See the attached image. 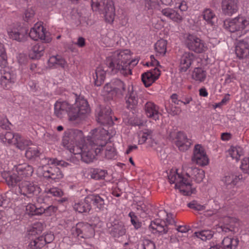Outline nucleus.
<instances>
[{
	"label": "nucleus",
	"mask_w": 249,
	"mask_h": 249,
	"mask_svg": "<svg viewBox=\"0 0 249 249\" xmlns=\"http://www.w3.org/2000/svg\"><path fill=\"white\" fill-rule=\"evenodd\" d=\"M182 169L187 178L178 173L176 170H171L168 175V178L170 183H175L176 188L184 195L190 196L195 190L191 187L192 179L197 183L201 182L205 177L204 172L190 164H183Z\"/></svg>",
	"instance_id": "obj_1"
},
{
	"label": "nucleus",
	"mask_w": 249,
	"mask_h": 249,
	"mask_svg": "<svg viewBox=\"0 0 249 249\" xmlns=\"http://www.w3.org/2000/svg\"><path fill=\"white\" fill-rule=\"evenodd\" d=\"M47 194H50L54 196L60 197L63 195L62 191L56 187L51 188L46 190Z\"/></svg>",
	"instance_id": "obj_53"
},
{
	"label": "nucleus",
	"mask_w": 249,
	"mask_h": 249,
	"mask_svg": "<svg viewBox=\"0 0 249 249\" xmlns=\"http://www.w3.org/2000/svg\"><path fill=\"white\" fill-rule=\"evenodd\" d=\"M243 179V176L241 174L237 173H230L226 175L222 179L224 183V185L227 189H233L231 192L232 195H233L235 191L233 190L235 187V185L238 182Z\"/></svg>",
	"instance_id": "obj_17"
},
{
	"label": "nucleus",
	"mask_w": 249,
	"mask_h": 249,
	"mask_svg": "<svg viewBox=\"0 0 249 249\" xmlns=\"http://www.w3.org/2000/svg\"><path fill=\"white\" fill-rule=\"evenodd\" d=\"M14 144L21 150L25 149L28 146L32 144V142L30 140L25 139L19 135L16 136Z\"/></svg>",
	"instance_id": "obj_36"
},
{
	"label": "nucleus",
	"mask_w": 249,
	"mask_h": 249,
	"mask_svg": "<svg viewBox=\"0 0 249 249\" xmlns=\"http://www.w3.org/2000/svg\"><path fill=\"white\" fill-rule=\"evenodd\" d=\"M35 11L32 8H29L26 9L24 13L23 18L24 21L31 23L34 21Z\"/></svg>",
	"instance_id": "obj_45"
},
{
	"label": "nucleus",
	"mask_w": 249,
	"mask_h": 249,
	"mask_svg": "<svg viewBox=\"0 0 249 249\" xmlns=\"http://www.w3.org/2000/svg\"><path fill=\"white\" fill-rule=\"evenodd\" d=\"M185 43L189 50L197 53H202L207 49L204 41L195 35H188L185 38Z\"/></svg>",
	"instance_id": "obj_12"
},
{
	"label": "nucleus",
	"mask_w": 249,
	"mask_h": 249,
	"mask_svg": "<svg viewBox=\"0 0 249 249\" xmlns=\"http://www.w3.org/2000/svg\"><path fill=\"white\" fill-rule=\"evenodd\" d=\"M108 232L114 237L119 238L124 235L126 229L124 223L119 220H114L107 224Z\"/></svg>",
	"instance_id": "obj_20"
},
{
	"label": "nucleus",
	"mask_w": 249,
	"mask_h": 249,
	"mask_svg": "<svg viewBox=\"0 0 249 249\" xmlns=\"http://www.w3.org/2000/svg\"><path fill=\"white\" fill-rule=\"evenodd\" d=\"M71 231V233L75 236H79L83 238H87L88 236L87 234L83 233L81 228L78 226V224L75 227L72 228Z\"/></svg>",
	"instance_id": "obj_52"
},
{
	"label": "nucleus",
	"mask_w": 249,
	"mask_h": 249,
	"mask_svg": "<svg viewBox=\"0 0 249 249\" xmlns=\"http://www.w3.org/2000/svg\"><path fill=\"white\" fill-rule=\"evenodd\" d=\"M8 35L11 38L18 41H23L27 36V31L25 28H19L13 29L8 32Z\"/></svg>",
	"instance_id": "obj_29"
},
{
	"label": "nucleus",
	"mask_w": 249,
	"mask_h": 249,
	"mask_svg": "<svg viewBox=\"0 0 249 249\" xmlns=\"http://www.w3.org/2000/svg\"><path fill=\"white\" fill-rule=\"evenodd\" d=\"M221 9L225 15L231 16L238 10L239 1L238 0H222Z\"/></svg>",
	"instance_id": "obj_22"
},
{
	"label": "nucleus",
	"mask_w": 249,
	"mask_h": 249,
	"mask_svg": "<svg viewBox=\"0 0 249 249\" xmlns=\"http://www.w3.org/2000/svg\"><path fill=\"white\" fill-rule=\"evenodd\" d=\"M225 220L227 221L226 223L216 227V231L221 234L229 235L236 232L237 230L236 225H238V223L234 222V219L227 218Z\"/></svg>",
	"instance_id": "obj_21"
},
{
	"label": "nucleus",
	"mask_w": 249,
	"mask_h": 249,
	"mask_svg": "<svg viewBox=\"0 0 249 249\" xmlns=\"http://www.w3.org/2000/svg\"><path fill=\"white\" fill-rule=\"evenodd\" d=\"M138 249H156L154 243L149 239H143L141 244L138 245Z\"/></svg>",
	"instance_id": "obj_47"
},
{
	"label": "nucleus",
	"mask_w": 249,
	"mask_h": 249,
	"mask_svg": "<svg viewBox=\"0 0 249 249\" xmlns=\"http://www.w3.org/2000/svg\"><path fill=\"white\" fill-rule=\"evenodd\" d=\"M110 90L114 91L118 96L125 95V108L133 114L136 112L139 105L141 104V95L134 89L132 85L126 86L124 82L116 79L112 81Z\"/></svg>",
	"instance_id": "obj_5"
},
{
	"label": "nucleus",
	"mask_w": 249,
	"mask_h": 249,
	"mask_svg": "<svg viewBox=\"0 0 249 249\" xmlns=\"http://www.w3.org/2000/svg\"><path fill=\"white\" fill-rule=\"evenodd\" d=\"M228 153L232 159H235L236 161H238L243 155L242 149L239 146H231L229 149Z\"/></svg>",
	"instance_id": "obj_40"
},
{
	"label": "nucleus",
	"mask_w": 249,
	"mask_h": 249,
	"mask_svg": "<svg viewBox=\"0 0 249 249\" xmlns=\"http://www.w3.org/2000/svg\"><path fill=\"white\" fill-rule=\"evenodd\" d=\"M43 229V226L41 223L37 222L32 226L29 227L27 233L29 235H35L40 233Z\"/></svg>",
	"instance_id": "obj_41"
},
{
	"label": "nucleus",
	"mask_w": 249,
	"mask_h": 249,
	"mask_svg": "<svg viewBox=\"0 0 249 249\" xmlns=\"http://www.w3.org/2000/svg\"><path fill=\"white\" fill-rule=\"evenodd\" d=\"M107 172L105 170L100 169H94L90 172V177L95 180L103 179L105 178Z\"/></svg>",
	"instance_id": "obj_42"
},
{
	"label": "nucleus",
	"mask_w": 249,
	"mask_h": 249,
	"mask_svg": "<svg viewBox=\"0 0 249 249\" xmlns=\"http://www.w3.org/2000/svg\"><path fill=\"white\" fill-rule=\"evenodd\" d=\"M163 224L156 228H154V230L156 231L157 232L160 233H166L168 232V228L167 224H165V222H162Z\"/></svg>",
	"instance_id": "obj_60"
},
{
	"label": "nucleus",
	"mask_w": 249,
	"mask_h": 249,
	"mask_svg": "<svg viewBox=\"0 0 249 249\" xmlns=\"http://www.w3.org/2000/svg\"><path fill=\"white\" fill-rule=\"evenodd\" d=\"M87 196L83 201L75 203L73 205V209L80 213H88L91 209V205L88 200Z\"/></svg>",
	"instance_id": "obj_30"
},
{
	"label": "nucleus",
	"mask_w": 249,
	"mask_h": 249,
	"mask_svg": "<svg viewBox=\"0 0 249 249\" xmlns=\"http://www.w3.org/2000/svg\"><path fill=\"white\" fill-rule=\"evenodd\" d=\"M116 155L115 148L111 146H107L105 152L106 157L108 159H112L114 158Z\"/></svg>",
	"instance_id": "obj_56"
},
{
	"label": "nucleus",
	"mask_w": 249,
	"mask_h": 249,
	"mask_svg": "<svg viewBox=\"0 0 249 249\" xmlns=\"http://www.w3.org/2000/svg\"><path fill=\"white\" fill-rule=\"evenodd\" d=\"M57 210V207L53 205H50L46 207H40V215L44 213L46 216H50L54 213Z\"/></svg>",
	"instance_id": "obj_46"
},
{
	"label": "nucleus",
	"mask_w": 249,
	"mask_h": 249,
	"mask_svg": "<svg viewBox=\"0 0 249 249\" xmlns=\"http://www.w3.org/2000/svg\"><path fill=\"white\" fill-rule=\"evenodd\" d=\"M111 112V110L109 107H99L96 110L97 121L103 125H112L113 121Z\"/></svg>",
	"instance_id": "obj_14"
},
{
	"label": "nucleus",
	"mask_w": 249,
	"mask_h": 249,
	"mask_svg": "<svg viewBox=\"0 0 249 249\" xmlns=\"http://www.w3.org/2000/svg\"><path fill=\"white\" fill-rule=\"evenodd\" d=\"M155 50L157 54L163 56L167 50V41L164 39L158 40L155 44Z\"/></svg>",
	"instance_id": "obj_37"
},
{
	"label": "nucleus",
	"mask_w": 249,
	"mask_h": 249,
	"mask_svg": "<svg viewBox=\"0 0 249 249\" xmlns=\"http://www.w3.org/2000/svg\"><path fill=\"white\" fill-rule=\"evenodd\" d=\"M235 53L240 59H243L249 56V37L236 41Z\"/></svg>",
	"instance_id": "obj_19"
},
{
	"label": "nucleus",
	"mask_w": 249,
	"mask_h": 249,
	"mask_svg": "<svg viewBox=\"0 0 249 249\" xmlns=\"http://www.w3.org/2000/svg\"><path fill=\"white\" fill-rule=\"evenodd\" d=\"M239 244L238 238L225 237L220 245L211 246L209 249H236Z\"/></svg>",
	"instance_id": "obj_25"
},
{
	"label": "nucleus",
	"mask_w": 249,
	"mask_h": 249,
	"mask_svg": "<svg viewBox=\"0 0 249 249\" xmlns=\"http://www.w3.org/2000/svg\"><path fill=\"white\" fill-rule=\"evenodd\" d=\"M152 133L153 131L151 130H146L144 131L139 140V144H142L144 143L147 139H152Z\"/></svg>",
	"instance_id": "obj_50"
},
{
	"label": "nucleus",
	"mask_w": 249,
	"mask_h": 249,
	"mask_svg": "<svg viewBox=\"0 0 249 249\" xmlns=\"http://www.w3.org/2000/svg\"><path fill=\"white\" fill-rule=\"evenodd\" d=\"M192 161L201 166H204L208 163V159L204 152V149L199 144L195 146Z\"/></svg>",
	"instance_id": "obj_18"
},
{
	"label": "nucleus",
	"mask_w": 249,
	"mask_h": 249,
	"mask_svg": "<svg viewBox=\"0 0 249 249\" xmlns=\"http://www.w3.org/2000/svg\"><path fill=\"white\" fill-rule=\"evenodd\" d=\"M88 201L89 203L96 207V208L100 211H104L105 209V203L104 196H100L97 194L89 195L88 196Z\"/></svg>",
	"instance_id": "obj_28"
},
{
	"label": "nucleus",
	"mask_w": 249,
	"mask_h": 249,
	"mask_svg": "<svg viewBox=\"0 0 249 249\" xmlns=\"http://www.w3.org/2000/svg\"><path fill=\"white\" fill-rule=\"evenodd\" d=\"M71 231V233L75 236H79L83 238H87L88 236L87 234L83 233L81 228L78 226V224L75 227L72 228Z\"/></svg>",
	"instance_id": "obj_51"
},
{
	"label": "nucleus",
	"mask_w": 249,
	"mask_h": 249,
	"mask_svg": "<svg viewBox=\"0 0 249 249\" xmlns=\"http://www.w3.org/2000/svg\"><path fill=\"white\" fill-rule=\"evenodd\" d=\"M18 189L19 192L25 196L39 192V188L36 185L27 181H23L19 183Z\"/></svg>",
	"instance_id": "obj_24"
},
{
	"label": "nucleus",
	"mask_w": 249,
	"mask_h": 249,
	"mask_svg": "<svg viewBox=\"0 0 249 249\" xmlns=\"http://www.w3.org/2000/svg\"><path fill=\"white\" fill-rule=\"evenodd\" d=\"M7 64V55L4 45L0 43V70L1 77L0 85L5 89H10L16 82V75L9 68L5 67Z\"/></svg>",
	"instance_id": "obj_6"
},
{
	"label": "nucleus",
	"mask_w": 249,
	"mask_h": 249,
	"mask_svg": "<svg viewBox=\"0 0 249 249\" xmlns=\"http://www.w3.org/2000/svg\"><path fill=\"white\" fill-rule=\"evenodd\" d=\"M91 6L93 11L104 14L107 22L111 23L113 21L115 10L112 0H91Z\"/></svg>",
	"instance_id": "obj_8"
},
{
	"label": "nucleus",
	"mask_w": 249,
	"mask_h": 249,
	"mask_svg": "<svg viewBox=\"0 0 249 249\" xmlns=\"http://www.w3.org/2000/svg\"><path fill=\"white\" fill-rule=\"evenodd\" d=\"M75 103L71 105L66 101H57L54 107V114L58 118H62L67 114L70 121L82 119L86 114L90 111L87 101L83 97L75 95Z\"/></svg>",
	"instance_id": "obj_2"
},
{
	"label": "nucleus",
	"mask_w": 249,
	"mask_h": 249,
	"mask_svg": "<svg viewBox=\"0 0 249 249\" xmlns=\"http://www.w3.org/2000/svg\"><path fill=\"white\" fill-rule=\"evenodd\" d=\"M53 240L54 236L53 234L47 233L31 241L28 246V249H41L46 244L51 243Z\"/></svg>",
	"instance_id": "obj_15"
},
{
	"label": "nucleus",
	"mask_w": 249,
	"mask_h": 249,
	"mask_svg": "<svg viewBox=\"0 0 249 249\" xmlns=\"http://www.w3.org/2000/svg\"><path fill=\"white\" fill-rule=\"evenodd\" d=\"M169 137L171 139L175 140V144H177L178 141L183 142L186 141H191L190 139L187 138L186 135L184 132L181 131L171 132L170 133Z\"/></svg>",
	"instance_id": "obj_38"
},
{
	"label": "nucleus",
	"mask_w": 249,
	"mask_h": 249,
	"mask_svg": "<svg viewBox=\"0 0 249 249\" xmlns=\"http://www.w3.org/2000/svg\"><path fill=\"white\" fill-rule=\"evenodd\" d=\"M82 137L83 133L81 130L74 129L68 130L64 133L62 144L71 153H74L75 145Z\"/></svg>",
	"instance_id": "obj_11"
},
{
	"label": "nucleus",
	"mask_w": 249,
	"mask_h": 249,
	"mask_svg": "<svg viewBox=\"0 0 249 249\" xmlns=\"http://www.w3.org/2000/svg\"><path fill=\"white\" fill-rule=\"evenodd\" d=\"M16 171L6 178V181L9 186H15L24 178L31 176L33 172L32 166L27 164H19L15 166Z\"/></svg>",
	"instance_id": "obj_10"
},
{
	"label": "nucleus",
	"mask_w": 249,
	"mask_h": 249,
	"mask_svg": "<svg viewBox=\"0 0 249 249\" xmlns=\"http://www.w3.org/2000/svg\"><path fill=\"white\" fill-rule=\"evenodd\" d=\"M129 53V50H125L120 52H115L107 58L105 64L111 72L115 73L120 71L125 76L131 74L129 65H135L138 61H130L131 56Z\"/></svg>",
	"instance_id": "obj_4"
},
{
	"label": "nucleus",
	"mask_w": 249,
	"mask_h": 249,
	"mask_svg": "<svg viewBox=\"0 0 249 249\" xmlns=\"http://www.w3.org/2000/svg\"><path fill=\"white\" fill-rule=\"evenodd\" d=\"M178 7L180 11L179 13L180 14L183 13V12L187 11V10L188 9V6H187V2L185 1H182L180 3Z\"/></svg>",
	"instance_id": "obj_64"
},
{
	"label": "nucleus",
	"mask_w": 249,
	"mask_h": 249,
	"mask_svg": "<svg viewBox=\"0 0 249 249\" xmlns=\"http://www.w3.org/2000/svg\"><path fill=\"white\" fill-rule=\"evenodd\" d=\"M48 64L49 67L52 68L61 67L65 68L67 65L65 60L59 55L51 56L48 60Z\"/></svg>",
	"instance_id": "obj_32"
},
{
	"label": "nucleus",
	"mask_w": 249,
	"mask_h": 249,
	"mask_svg": "<svg viewBox=\"0 0 249 249\" xmlns=\"http://www.w3.org/2000/svg\"><path fill=\"white\" fill-rule=\"evenodd\" d=\"M206 77V72L200 68H195L192 74V78L199 82L203 81Z\"/></svg>",
	"instance_id": "obj_39"
},
{
	"label": "nucleus",
	"mask_w": 249,
	"mask_h": 249,
	"mask_svg": "<svg viewBox=\"0 0 249 249\" xmlns=\"http://www.w3.org/2000/svg\"><path fill=\"white\" fill-rule=\"evenodd\" d=\"M144 110L147 117L155 121L159 119L160 114L159 111V107L153 102H147L144 106Z\"/></svg>",
	"instance_id": "obj_27"
},
{
	"label": "nucleus",
	"mask_w": 249,
	"mask_h": 249,
	"mask_svg": "<svg viewBox=\"0 0 249 249\" xmlns=\"http://www.w3.org/2000/svg\"><path fill=\"white\" fill-rule=\"evenodd\" d=\"M214 231L210 230H204L194 232V237L200 238L201 240L206 241L213 238Z\"/></svg>",
	"instance_id": "obj_35"
},
{
	"label": "nucleus",
	"mask_w": 249,
	"mask_h": 249,
	"mask_svg": "<svg viewBox=\"0 0 249 249\" xmlns=\"http://www.w3.org/2000/svg\"><path fill=\"white\" fill-rule=\"evenodd\" d=\"M148 72H150L151 74H152V77L155 78L156 80L158 79L160 74V71L157 68H154L153 69L148 71Z\"/></svg>",
	"instance_id": "obj_62"
},
{
	"label": "nucleus",
	"mask_w": 249,
	"mask_h": 249,
	"mask_svg": "<svg viewBox=\"0 0 249 249\" xmlns=\"http://www.w3.org/2000/svg\"><path fill=\"white\" fill-rule=\"evenodd\" d=\"M195 55L192 53H184L178 59L179 71L185 72L190 68L196 60Z\"/></svg>",
	"instance_id": "obj_16"
},
{
	"label": "nucleus",
	"mask_w": 249,
	"mask_h": 249,
	"mask_svg": "<svg viewBox=\"0 0 249 249\" xmlns=\"http://www.w3.org/2000/svg\"><path fill=\"white\" fill-rule=\"evenodd\" d=\"M93 77L95 85L100 86L105 79L106 71L102 67L97 68L93 74Z\"/></svg>",
	"instance_id": "obj_33"
},
{
	"label": "nucleus",
	"mask_w": 249,
	"mask_h": 249,
	"mask_svg": "<svg viewBox=\"0 0 249 249\" xmlns=\"http://www.w3.org/2000/svg\"><path fill=\"white\" fill-rule=\"evenodd\" d=\"M26 213L29 215H40V207L37 208L34 204L29 203L26 206Z\"/></svg>",
	"instance_id": "obj_44"
},
{
	"label": "nucleus",
	"mask_w": 249,
	"mask_h": 249,
	"mask_svg": "<svg viewBox=\"0 0 249 249\" xmlns=\"http://www.w3.org/2000/svg\"><path fill=\"white\" fill-rule=\"evenodd\" d=\"M240 168L245 173L249 174V157L242 160Z\"/></svg>",
	"instance_id": "obj_55"
},
{
	"label": "nucleus",
	"mask_w": 249,
	"mask_h": 249,
	"mask_svg": "<svg viewBox=\"0 0 249 249\" xmlns=\"http://www.w3.org/2000/svg\"><path fill=\"white\" fill-rule=\"evenodd\" d=\"M44 49L43 44H35L30 50L29 56L33 59H38L43 55Z\"/></svg>",
	"instance_id": "obj_31"
},
{
	"label": "nucleus",
	"mask_w": 249,
	"mask_h": 249,
	"mask_svg": "<svg viewBox=\"0 0 249 249\" xmlns=\"http://www.w3.org/2000/svg\"><path fill=\"white\" fill-rule=\"evenodd\" d=\"M187 206L191 209H194L197 211H201L205 210V207L198 204L196 201H193L188 203Z\"/></svg>",
	"instance_id": "obj_54"
},
{
	"label": "nucleus",
	"mask_w": 249,
	"mask_h": 249,
	"mask_svg": "<svg viewBox=\"0 0 249 249\" xmlns=\"http://www.w3.org/2000/svg\"><path fill=\"white\" fill-rule=\"evenodd\" d=\"M202 16L203 19L211 25H213L217 20L214 12L210 8L205 9L203 11Z\"/></svg>",
	"instance_id": "obj_34"
},
{
	"label": "nucleus",
	"mask_w": 249,
	"mask_h": 249,
	"mask_svg": "<svg viewBox=\"0 0 249 249\" xmlns=\"http://www.w3.org/2000/svg\"><path fill=\"white\" fill-rule=\"evenodd\" d=\"M165 107L168 112L173 116L178 114L180 112L179 109L173 105H169L168 106L166 105Z\"/></svg>",
	"instance_id": "obj_58"
},
{
	"label": "nucleus",
	"mask_w": 249,
	"mask_h": 249,
	"mask_svg": "<svg viewBox=\"0 0 249 249\" xmlns=\"http://www.w3.org/2000/svg\"><path fill=\"white\" fill-rule=\"evenodd\" d=\"M174 214L169 213H167L166 222L168 225H173L175 223V221L174 219Z\"/></svg>",
	"instance_id": "obj_63"
},
{
	"label": "nucleus",
	"mask_w": 249,
	"mask_h": 249,
	"mask_svg": "<svg viewBox=\"0 0 249 249\" xmlns=\"http://www.w3.org/2000/svg\"><path fill=\"white\" fill-rule=\"evenodd\" d=\"M19 134H13L10 132H6L4 138L6 141H7L9 143H14L15 142V138L16 136H18Z\"/></svg>",
	"instance_id": "obj_59"
},
{
	"label": "nucleus",
	"mask_w": 249,
	"mask_h": 249,
	"mask_svg": "<svg viewBox=\"0 0 249 249\" xmlns=\"http://www.w3.org/2000/svg\"><path fill=\"white\" fill-rule=\"evenodd\" d=\"M46 164L48 166L43 167V176L44 178L57 181L63 177V174L58 166L67 167L69 164L62 160H58L55 158L46 159Z\"/></svg>",
	"instance_id": "obj_7"
},
{
	"label": "nucleus",
	"mask_w": 249,
	"mask_h": 249,
	"mask_svg": "<svg viewBox=\"0 0 249 249\" xmlns=\"http://www.w3.org/2000/svg\"><path fill=\"white\" fill-rule=\"evenodd\" d=\"M128 215L130 217L131 224L134 226L135 229L136 230L139 229L142 226V223L139 221L135 213L133 212H131Z\"/></svg>",
	"instance_id": "obj_48"
},
{
	"label": "nucleus",
	"mask_w": 249,
	"mask_h": 249,
	"mask_svg": "<svg viewBox=\"0 0 249 249\" xmlns=\"http://www.w3.org/2000/svg\"><path fill=\"white\" fill-rule=\"evenodd\" d=\"M161 12L163 16L178 23H180L184 16V13L180 14L179 12L170 8L163 9Z\"/></svg>",
	"instance_id": "obj_26"
},
{
	"label": "nucleus",
	"mask_w": 249,
	"mask_h": 249,
	"mask_svg": "<svg viewBox=\"0 0 249 249\" xmlns=\"http://www.w3.org/2000/svg\"><path fill=\"white\" fill-rule=\"evenodd\" d=\"M150 72L147 71L142 75V80L146 87L150 86L155 81V78Z\"/></svg>",
	"instance_id": "obj_43"
},
{
	"label": "nucleus",
	"mask_w": 249,
	"mask_h": 249,
	"mask_svg": "<svg viewBox=\"0 0 249 249\" xmlns=\"http://www.w3.org/2000/svg\"><path fill=\"white\" fill-rule=\"evenodd\" d=\"M223 26L225 29L231 33L238 32L241 36L249 32V19L243 16L226 19Z\"/></svg>",
	"instance_id": "obj_9"
},
{
	"label": "nucleus",
	"mask_w": 249,
	"mask_h": 249,
	"mask_svg": "<svg viewBox=\"0 0 249 249\" xmlns=\"http://www.w3.org/2000/svg\"><path fill=\"white\" fill-rule=\"evenodd\" d=\"M78 226L82 229L83 233L87 234V232L89 231H92L90 225L87 223H78Z\"/></svg>",
	"instance_id": "obj_61"
},
{
	"label": "nucleus",
	"mask_w": 249,
	"mask_h": 249,
	"mask_svg": "<svg viewBox=\"0 0 249 249\" xmlns=\"http://www.w3.org/2000/svg\"><path fill=\"white\" fill-rule=\"evenodd\" d=\"M29 36L34 40L40 39L46 42L49 41V39L45 38V29L40 23H36L34 25V27L31 29Z\"/></svg>",
	"instance_id": "obj_23"
},
{
	"label": "nucleus",
	"mask_w": 249,
	"mask_h": 249,
	"mask_svg": "<svg viewBox=\"0 0 249 249\" xmlns=\"http://www.w3.org/2000/svg\"><path fill=\"white\" fill-rule=\"evenodd\" d=\"M26 157L36 162V164L44 165L46 164V159L43 154L40 152V149L36 146L29 147L25 153Z\"/></svg>",
	"instance_id": "obj_13"
},
{
	"label": "nucleus",
	"mask_w": 249,
	"mask_h": 249,
	"mask_svg": "<svg viewBox=\"0 0 249 249\" xmlns=\"http://www.w3.org/2000/svg\"><path fill=\"white\" fill-rule=\"evenodd\" d=\"M191 144V141H186L185 142L183 141V142L178 141V142H177V144H175L178 147L179 150L184 152L187 150L189 148Z\"/></svg>",
	"instance_id": "obj_49"
},
{
	"label": "nucleus",
	"mask_w": 249,
	"mask_h": 249,
	"mask_svg": "<svg viewBox=\"0 0 249 249\" xmlns=\"http://www.w3.org/2000/svg\"><path fill=\"white\" fill-rule=\"evenodd\" d=\"M145 4L149 9H158L160 0H145Z\"/></svg>",
	"instance_id": "obj_57"
},
{
	"label": "nucleus",
	"mask_w": 249,
	"mask_h": 249,
	"mask_svg": "<svg viewBox=\"0 0 249 249\" xmlns=\"http://www.w3.org/2000/svg\"><path fill=\"white\" fill-rule=\"evenodd\" d=\"M107 137L105 129L99 127L93 130L91 136L88 139L89 145L84 146L81 150L82 160L87 163L92 162L106 144Z\"/></svg>",
	"instance_id": "obj_3"
}]
</instances>
